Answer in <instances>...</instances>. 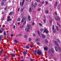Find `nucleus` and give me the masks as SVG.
Here are the masks:
<instances>
[{
	"label": "nucleus",
	"instance_id": "obj_1",
	"mask_svg": "<svg viewBox=\"0 0 61 61\" xmlns=\"http://www.w3.org/2000/svg\"><path fill=\"white\" fill-rule=\"evenodd\" d=\"M37 55H41L42 53H41V52L39 50H38L37 52Z\"/></svg>",
	"mask_w": 61,
	"mask_h": 61
},
{
	"label": "nucleus",
	"instance_id": "obj_2",
	"mask_svg": "<svg viewBox=\"0 0 61 61\" xmlns=\"http://www.w3.org/2000/svg\"><path fill=\"white\" fill-rule=\"evenodd\" d=\"M45 32H46V34H48L49 31L48 30H47V29H46L43 31V33H45Z\"/></svg>",
	"mask_w": 61,
	"mask_h": 61
},
{
	"label": "nucleus",
	"instance_id": "obj_3",
	"mask_svg": "<svg viewBox=\"0 0 61 61\" xmlns=\"http://www.w3.org/2000/svg\"><path fill=\"white\" fill-rule=\"evenodd\" d=\"M27 27L29 29H30V28H31V25L29 24H27Z\"/></svg>",
	"mask_w": 61,
	"mask_h": 61
},
{
	"label": "nucleus",
	"instance_id": "obj_4",
	"mask_svg": "<svg viewBox=\"0 0 61 61\" xmlns=\"http://www.w3.org/2000/svg\"><path fill=\"white\" fill-rule=\"evenodd\" d=\"M25 17H24L22 19V21H21V23H23L24 22V21L25 20Z\"/></svg>",
	"mask_w": 61,
	"mask_h": 61
},
{
	"label": "nucleus",
	"instance_id": "obj_5",
	"mask_svg": "<svg viewBox=\"0 0 61 61\" xmlns=\"http://www.w3.org/2000/svg\"><path fill=\"white\" fill-rule=\"evenodd\" d=\"M44 49L45 51H47L48 50V48L47 47H45Z\"/></svg>",
	"mask_w": 61,
	"mask_h": 61
},
{
	"label": "nucleus",
	"instance_id": "obj_6",
	"mask_svg": "<svg viewBox=\"0 0 61 61\" xmlns=\"http://www.w3.org/2000/svg\"><path fill=\"white\" fill-rule=\"evenodd\" d=\"M55 19L56 20H59V19H60V17H57L55 18Z\"/></svg>",
	"mask_w": 61,
	"mask_h": 61
},
{
	"label": "nucleus",
	"instance_id": "obj_7",
	"mask_svg": "<svg viewBox=\"0 0 61 61\" xmlns=\"http://www.w3.org/2000/svg\"><path fill=\"white\" fill-rule=\"evenodd\" d=\"M1 5L2 6H3L4 5V2H2L1 3Z\"/></svg>",
	"mask_w": 61,
	"mask_h": 61
},
{
	"label": "nucleus",
	"instance_id": "obj_8",
	"mask_svg": "<svg viewBox=\"0 0 61 61\" xmlns=\"http://www.w3.org/2000/svg\"><path fill=\"white\" fill-rule=\"evenodd\" d=\"M37 3L36 2H35L34 4V7L35 8V7H36V6L37 5Z\"/></svg>",
	"mask_w": 61,
	"mask_h": 61
},
{
	"label": "nucleus",
	"instance_id": "obj_9",
	"mask_svg": "<svg viewBox=\"0 0 61 61\" xmlns=\"http://www.w3.org/2000/svg\"><path fill=\"white\" fill-rule=\"evenodd\" d=\"M51 52H52V53H54V49L53 48H51Z\"/></svg>",
	"mask_w": 61,
	"mask_h": 61
},
{
	"label": "nucleus",
	"instance_id": "obj_10",
	"mask_svg": "<svg viewBox=\"0 0 61 61\" xmlns=\"http://www.w3.org/2000/svg\"><path fill=\"white\" fill-rule=\"evenodd\" d=\"M28 20L29 21H31V18H30V16H28Z\"/></svg>",
	"mask_w": 61,
	"mask_h": 61
},
{
	"label": "nucleus",
	"instance_id": "obj_11",
	"mask_svg": "<svg viewBox=\"0 0 61 61\" xmlns=\"http://www.w3.org/2000/svg\"><path fill=\"white\" fill-rule=\"evenodd\" d=\"M29 30H30V29L29 28H27L25 29V30L26 31H29Z\"/></svg>",
	"mask_w": 61,
	"mask_h": 61
},
{
	"label": "nucleus",
	"instance_id": "obj_12",
	"mask_svg": "<svg viewBox=\"0 0 61 61\" xmlns=\"http://www.w3.org/2000/svg\"><path fill=\"white\" fill-rule=\"evenodd\" d=\"M24 0H22V2L21 4V6H23V5H24Z\"/></svg>",
	"mask_w": 61,
	"mask_h": 61
},
{
	"label": "nucleus",
	"instance_id": "obj_13",
	"mask_svg": "<svg viewBox=\"0 0 61 61\" xmlns=\"http://www.w3.org/2000/svg\"><path fill=\"white\" fill-rule=\"evenodd\" d=\"M52 18H51L50 19V23H51L52 22V21H53V20H52Z\"/></svg>",
	"mask_w": 61,
	"mask_h": 61
},
{
	"label": "nucleus",
	"instance_id": "obj_14",
	"mask_svg": "<svg viewBox=\"0 0 61 61\" xmlns=\"http://www.w3.org/2000/svg\"><path fill=\"white\" fill-rule=\"evenodd\" d=\"M55 42L56 44V46H58L59 45H58V43H57V42H56V41H55Z\"/></svg>",
	"mask_w": 61,
	"mask_h": 61
},
{
	"label": "nucleus",
	"instance_id": "obj_15",
	"mask_svg": "<svg viewBox=\"0 0 61 61\" xmlns=\"http://www.w3.org/2000/svg\"><path fill=\"white\" fill-rule=\"evenodd\" d=\"M23 53L24 55H26V51H24L23 52Z\"/></svg>",
	"mask_w": 61,
	"mask_h": 61
},
{
	"label": "nucleus",
	"instance_id": "obj_16",
	"mask_svg": "<svg viewBox=\"0 0 61 61\" xmlns=\"http://www.w3.org/2000/svg\"><path fill=\"white\" fill-rule=\"evenodd\" d=\"M42 37L43 38H45V37H46V36H45V35L44 34L42 35Z\"/></svg>",
	"mask_w": 61,
	"mask_h": 61
},
{
	"label": "nucleus",
	"instance_id": "obj_17",
	"mask_svg": "<svg viewBox=\"0 0 61 61\" xmlns=\"http://www.w3.org/2000/svg\"><path fill=\"white\" fill-rule=\"evenodd\" d=\"M55 49L56 51V52H57V47H56V46H55Z\"/></svg>",
	"mask_w": 61,
	"mask_h": 61
},
{
	"label": "nucleus",
	"instance_id": "obj_18",
	"mask_svg": "<svg viewBox=\"0 0 61 61\" xmlns=\"http://www.w3.org/2000/svg\"><path fill=\"white\" fill-rule=\"evenodd\" d=\"M15 54H12V55H11V56H12V57H14L15 56Z\"/></svg>",
	"mask_w": 61,
	"mask_h": 61
},
{
	"label": "nucleus",
	"instance_id": "obj_19",
	"mask_svg": "<svg viewBox=\"0 0 61 61\" xmlns=\"http://www.w3.org/2000/svg\"><path fill=\"white\" fill-rule=\"evenodd\" d=\"M43 30H44V29H43L42 28H41L40 29V31L41 32H42V31H43Z\"/></svg>",
	"mask_w": 61,
	"mask_h": 61
},
{
	"label": "nucleus",
	"instance_id": "obj_20",
	"mask_svg": "<svg viewBox=\"0 0 61 61\" xmlns=\"http://www.w3.org/2000/svg\"><path fill=\"white\" fill-rule=\"evenodd\" d=\"M48 10H47L45 11V14H48Z\"/></svg>",
	"mask_w": 61,
	"mask_h": 61
},
{
	"label": "nucleus",
	"instance_id": "obj_21",
	"mask_svg": "<svg viewBox=\"0 0 61 61\" xmlns=\"http://www.w3.org/2000/svg\"><path fill=\"white\" fill-rule=\"evenodd\" d=\"M54 28H55V26H54V25H53L52 27V30H53L54 29Z\"/></svg>",
	"mask_w": 61,
	"mask_h": 61
},
{
	"label": "nucleus",
	"instance_id": "obj_22",
	"mask_svg": "<svg viewBox=\"0 0 61 61\" xmlns=\"http://www.w3.org/2000/svg\"><path fill=\"white\" fill-rule=\"evenodd\" d=\"M29 11L30 12H32V9H31V8H30L29 9Z\"/></svg>",
	"mask_w": 61,
	"mask_h": 61
},
{
	"label": "nucleus",
	"instance_id": "obj_23",
	"mask_svg": "<svg viewBox=\"0 0 61 61\" xmlns=\"http://www.w3.org/2000/svg\"><path fill=\"white\" fill-rule=\"evenodd\" d=\"M56 28L57 29V31H58V29H59L58 27V26H56Z\"/></svg>",
	"mask_w": 61,
	"mask_h": 61
},
{
	"label": "nucleus",
	"instance_id": "obj_24",
	"mask_svg": "<svg viewBox=\"0 0 61 61\" xmlns=\"http://www.w3.org/2000/svg\"><path fill=\"white\" fill-rule=\"evenodd\" d=\"M24 25H23L22 26H21L20 27L21 28H24Z\"/></svg>",
	"mask_w": 61,
	"mask_h": 61
},
{
	"label": "nucleus",
	"instance_id": "obj_25",
	"mask_svg": "<svg viewBox=\"0 0 61 61\" xmlns=\"http://www.w3.org/2000/svg\"><path fill=\"white\" fill-rule=\"evenodd\" d=\"M25 48L27 49H28L29 48V47L28 46H26L25 47Z\"/></svg>",
	"mask_w": 61,
	"mask_h": 61
},
{
	"label": "nucleus",
	"instance_id": "obj_26",
	"mask_svg": "<svg viewBox=\"0 0 61 61\" xmlns=\"http://www.w3.org/2000/svg\"><path fill=\"white\" fill-rule=\"evenodd\" d=\"M45 41L46 44H47V43H48V41H47V40H45Z\"/></svg>",
	"mask_w": 61,
	"mask_h": 61
},
{
	"label": "nucleus",
	"instance_id": "obj_27",
	"mask_svg": "<svg viewBox=\"0 0 61 61\" xmlns=\"http://www.w3.org/2000/svg\"><path fill=\"white\" fill-rule=\"evenodd\" d=\"M36 40L37 41H40V38H38V39H36Z\"/></svg>",
	"mask_w": 61,
	"mask_h": 61
},
{
	"label": "nucleus",
	"instance_id": "obj_28",
	"mask_svg": "<svg viewBox=\"0 0 61 61\" xmlns=\"http://www.w3.org/2000/svg\"><path fill=\"white\" fill-rule=\"evenodd\" d=\"M24 36L25 38H27V36H26L25 35H24Z\"/></svg>",
	"mask_w": 61,
	"mask_h": 61
},
{
	"label": "nucleus",
	"instance_id": "obj_29",
	"mask_svg": "<svg viewBox=\"0 0 61 61\" xmlns=\"http://www.w3.org/2000/svg\"><path fill=\"white\" fill-rule=\"evenodd\" d=\"M6 31H5L4 33V36H5V35H6Z\"/></svg>",
	"mask_w": 61,
	"mask_h": 61
},
{
	"label": "nucleus",
	"instance_id": "obj_30",
	"mask_svg": "<svg viewBox=\"0 0 61 61\" xmlns=\"http://www.w3.org/2000/svg\"><path fill=\"white\" fill-rule=\"evenodd\" d=\"M11 20H11V19H8L7 21H11Z\"/></svg>",
	"mask_w": 61,
	"mask_h": 61
},
{
	"label": "nucleus",
	"instance_id": "obj_31",
	"mask_svg": "<svg viewBox=\"0 0 61 61\" xmlns=\"http://www.w3.org/2000/svg\"><path fill=\"white\" fill-rule=\"evenodd\" d=\"M38 35L39 36H40V33H39V30H38Z\"/></svg>",
	"mask_w": 61,
	"mask_h": 61
},
{
	"label": "nucleus",
	"instance_id": "obj_32",
	"mask_svg": "<svg viewBox=\"0 0 61 61\" xmlns=\"http://www.w3.org/2000/svg\"><path fill=\"white\" fill-rule=\"evenodd\" d=\"M12 11L10 12L9 14V15H12Z\"/></svg>",
	"mask_w": 61,
	"mask_h": 61
},
{
	"label": "nucleus",
	"instance_id": "obj_33",
	"mask_svg": "<svg viewBox=\"0 0 61 61\" xmlns=\"http://www.w3.org/2000/svg\"><path fill=\"white\" fill-rule=\"evenodd\" d=\"M14 42L15 43H17V41H16V40H15L14 41Z\"/></svg>",
	"mask_w": 61,
	"mask_h": 61
},
{
	"label": "nucleus",
	"instance_id": "obj_34",
	"mask_svg": "<svg viewBox=\"0 0 61 61\" xmlns=\"http://www.w3.org/2000/svg\"><path fill=\"white\" fill-rule=\"evenodd\" d=\"M36 1L37 2H40V0H36Z\"/></svg>",
	"mask_w": 61,
	"mask_h": 61
},
{
	"label": "nucleus",
	"instance_id": "obj_35",
	"mask_svg": "<svg viewBox=\"0 0 61 61\" xmlns=\"http://www.w3.org/2000/svg\"><path fill=\"white\" fill-rule=\"evenodd\" d=\"M39 25H40L41 26H42V24H41V23H39Z\"/></svg>",
	"mask_w": 61,
	"mask_h": 61
},
{
	"label": "nucleus",
	"instance_id": "obj_36",
	"mask_svg": "<svg viewBox=\"0 0 61 61\" xmlns=\"http://www.w3.org/2000/svg\"><path fill=\"white\" fill-rule=\"evenodd\" d=\"M3 50H1L0 51V53L1 54H2L3 53Z\"/></svg>",
	"mask_w": 61,
	"mask_h": 61
},
{
	"label": "nucleus",
	"instance_id": "obj_37",
	"mask_svg": "<svg viewBox=\"0 0 61 61\" xmlns=\"http://www.w3.org/2000/svg\"><path fill=\"white\" fill-rule=\"evenodd\" d=\"M21 20V19L19 18L17 19V20L19 21H20V20Z\"/></svg>",
	"mask_w": 61,
	"mask_h": 61
},
{
	"label": "nucleus",
	"instance_id": "obj_38",
	"mask_svg": "<svg viewBox=\"0 0 61 61\" xmlns=\"http://www.w3.org/2000/svg\"><path fill=\"white\" fill-rule=\"evenodd\" d=\"M2 37H3V36H2V35H1V37H0V41H1V39Z\"/></svg>",
	"mask_w": 61,
	"mask_h": 61
},
{
	"label": "nucleus",
	"instance_id": "obj_39",
	"mask_svg": "<svg viewBox=\"0 0 61 61\" xmlns=\"http://www.w3.org/2000/svg\"><path fill=\"white\" fill-rule=\"evenodd\" d=\"M29 41H31V38H29Z\"/></svg>",
	"mask_w": 61,
	"mask_h": 61
},
{
	"label": "nucleus",
	"instance_id": "obj_40",
	"mask_svg": "<svg viewBox=\"0 0 61 61\" xmlns=\"http://www.w3.org/2000/svg\"><path fill=\"white\" fill-rule=\"evenodd\" d=\"M56 6H57V2H56Z\"/></svg>",
	"mask_w": 61,
	"mask_h": 61
},
{
	"label": "nucleus",
	"instance_id": "obj_41",
	"mask_svg": "<svg viewBox=\"0 0 61 61\" xmlns=\"http://www.w3.org/2000/svg\"><path fill=\"white\" fill-rule=\"evenodd\" d=\"M53 32L54 33H56V30H53Z\"/></svg>",
	"mask_w": 61,
	"mask_h": 61
},
{
	"label": "nucleus",
	"instance_id": "obj_42",
	"mask_svg": "<svg viewBox=\"0 0 61 61\" xmlns=\"http://www.w3.org/2000/svg\"><path fill=\"white\" fill-rule=\"evenodd\" d=\"M6 58L7 59L8 58V57H9V56H6Z\"/></svg>",
	"mask_w": 61,
	"mask_h": 61
},
{
	"label": "nucleus",
	"instance_id": "obj_43",
	"mask_svg": "<svg viewBox=\"0 0 61 61\" xmlns=\"http://www.w3.org/2000/svg\"><path fill=\"white\" fill-rule=\"evenodd\" d=\"M26 21H25L24 22V24H26Z\"/></svg>",
	"mask_w": 61,
	"mask_h": 61
},
{
	"label": "nucleus",
	"instance_id": "obj_44",
	"mask_svg": "<svg viewBox=\"0 0 61 61\" xmlns=\"http://www.w3.org/2000/svg\"><path fill=\"white\" fill-rule=\"evenodd\" d=\"M59 49L60 51H61V48H59Z\"/></svg>",
	"mask_w": 61,
	"mask_h": 61
},
{
	"label": "nucleus",
	"instance_id": "obj_45",
	"mask_svg": "<svg viewBox=\"0 0 61 61\" xmlns=\"http://www.w3.org/2000/svg\"><path fill=\"white\" fill-rule=\"evenodd\" d=\"M4 2H5L6 1V0H2Z\"/></svg>",
	"mask_w": 61,
	"mask_h": 61
},
{
	"label": "nucleus",
	"instance_id": "obj_46",
	"mask_svg": "<svg viewBox=\"0 0 61 61\" xmlns=\"http://www.w3.org/2000/svg\"><path fill=\"white\" fill-rule=\"evenodd\" d=\"M40 10H41V8H40V9L38 8V11H40Z\"/></svg>",
	"mask_w": 61,
	"mask_h": 61
},
{
	"label": "nucleus",
	"instance_id": "obj_47",
	"mask_svg": "<svg viewBox=\"0 0 61 61\" xmlns=\"http://www.w3.org/2000/svg\"><path fill=\"white\" fill-rule=\"evenodd\" d=\"M33 36L34 37L35 36H36V35L34 33H33Z\"/></svg>",
	"mask_w": 61,
	"mask_h": 61
},
{
	"label": "nucleus",
	"instance_id": "obj_48",
	"mask_svg": "<svg viewBox=\"0 0 61 61\" xmlns=\"http://www.w3.org/2000/svg\"><path fill=\"white\" fill-rule=\"evenodd\" d=\"M43 21L44 23H46V20H44Z\"/></svg>",
	"mask_w": 61,
	"mask_h": 61
},
{
	"label": "nucleus",
	"instance_id": "obj_49",
	"mask_svg": "<svg viewBox=\"0 0 61 61\" xmlns=\"http://www.w3.org/2000/svg\"><path fill=\"white\" fill-rule=\"evenodd\" d=\"M33 46V45H32L30 46L31 47H32Z\"/></svg>",
	"mask_w": 61,
	"mask_h": 61
},
{
	"label": "nucleus",
	"instance_id": "obj_50",
	"mask_svg": "<svg viewBox=\"0 0 61 61\" xmlns=\"http://www.w3.org/2000/svg\"><path fill=\"white\" fill-rule=\"evenodd\" d=\"M23 9H21V12H23Z\"/></svg>",
	"mask_w": 61,
	"mask_h": 61
},
{
	"label": "nucleus",
	"instance_id": "obj_51",
	"mask_svg": "<svg viewBox=\"0 0 61 61\" xmlns=\"http://www.w3.org/2000/svg\"><path fill=\"white\" fill-rule=\"evenodd\" d=\"M10 36H14V35L13 34H11V35Z\"/></svg>",
	"mask_w": 61,
	"mask_h": 61
},
{
	"label": "nucleus",
	"instance_id": "obj_52",
	"mask_svg": "<svg viewBox=\"0 0 61 61\" xmlns=\"http://www.w3.org/2000/svg\"><path fill=\"white\" fill-rule=\"evenodd\" d=\"M10 18V17L9 16L8 17H7L8 19H9Z\"/></svg>",
	"mask_w": 61,
	"mask_h": 61
},
{
	"label": "nucleus",
	"instance_id": "obj_53",
	"mask_svg": "<svg viewBox=\"0 0 61 61\" xmlns=\"http://www.w3.org/2000/svg\"><path fill=\"white\" fill-rule=\"evenodd\" d=\"M32 25H35V23L33 22V23H32Z\"/></svg>",
	"mask_w": 61,
	"mask_h": 61
},
{
	"label": "nucleus",
	"instance_id": "obj_54",
	"mask_svg": "<svg viewBox=\"0 0 61 61\" xmlns=\"http://www.w3.org/2000/svg\"><path fill=\"white\" fill-rule=\"evenodd\" d=\"M37 45H39L40 44V43H39V42H37V43H36Z\"/></svg>",
	"mask_w": 61,
	"mask_h": 61
},
{
	"label": "nucleus",
	"instance_id": "obj_55",
	"mask_svg": "<svg viewBox=\"0 0 61 61\" xmlns=\"http://www.w3.org/2000/svg\"><path fill=\"white\" fill-rule=\"evenodd\" d=\"M2 19L3 20H5V18H4V17H3L2 18Z\"/></svg>",
	"mask_w": 61,
	"mask_h": 61
},
{
	"label": "nucleus",
	"instance_id": "obj_56",
	"mask_svg": "<svg viewBox=\"0 0 61 61\" xmlns=\"http://www.w3.org/2000/svg\"><path fill=\"white\" fill-rule=\"evenodd\" d=\"M55 15H57V12H55Z\"/></svg>",
	"mask_w": 61,
	"mask_h": 61
},
{
	"label": "nucleus",
	"instance_id": "obj_57",
	"mask_svg": "<svg viewBox=\"0 0 61 61\" xmlns=\"http://www.w3.org/2000/svg\"><path fill=\"white\" fill-rule=\"evenodd\" d=\"M38 6L40 7L41 6V5H40V4H39L38 5Z\"/></svg>",
	"mask_w": 61,
	"mask_h": 61
},
{
	"label": "nucleus",
	"instance_id": "obj_58",
	"mask_svg": "<svg viewBox=\"0 0 61 61\" xmlns=\"http://www.w3.org/2000/svg\"><path fill=\"white\" fill-rule=\"evenodd\" d=\"M57 42H59V40H58V39H57ZM57 40H58V41H57Z\"/></svg>",
	"mask_w": 61,
	"mask_h": 61
},
{
	"label": "nucleus",
	"instance_id": "obj_59",
	"mask_svg": "<svg viewBox=\"0 0 61 61\" xmlns=\"http://www.w3.org/2000/svg\"><path fill=\"white\" fill-rule=\"evenodd\" d=\"M2 33V31L1 30H0V33Z\"/></svg>",
	"mask_w": 61,
	"mask_h": 61
},
{
	"label": "nucleus",
	"instance_id": "obj_60",
	"mask_svg": "<svg viewBox=\"0 0 61 61\" xmlns=\"http://www.w3.org/2000/svg\"><path fill=\"white\" fill-rule=\"evenodd\" d=\"M20 9L19 8H18V11L19 12V10Z\"/></svg>",
	"mask_w": 61,
	"mask_h": 61
},
{
	"label": "nucleus",
	"instance_id": "obj_61",
	"mask_svg": "<svg viewBox=\"0 0 61 61\" xmlns=\"http://www.w3.org/2000/svg\"><path fill=\"white\" fill-rule=\"evenodd\" d=\"M31 6H32V7H33V6H34V4H32L31 5Z\"/></svg>",
	"mask_w": 61,
	"mask_h": 61
},
{
	"label": "nucleus",
	"instance_id": "obj_62",
	"mask_svg": "<svg viewBox=\"0 0 61 61\" xmlns=\"http://www.w3.org/2000/svg\"><path fill=\"white\" fill-rule=\"evenodd\" d=\"M48 3V2L47 1H46V5L47 4V3Z\"/></svg>",
	"mask_w": 61,
	"mask_h": 61
},
{
	"label": "nucleus",
	"instance_id": "obj_63",
	"mask_svg": "<svg viewBox=\"0 0 61 61\" xmlns=\"http://www.w3.org/2000/svg\"><path fill=\"white\" fill-rule=\"evenodd\" d=\"M44 3V2H42L41 3V4H43Z\"/></svg>",
	"mask_w": 61,
	"mask_h": 61
},
{
	"label": "nucleus",
	"instance_id": "obj_64",
	"mask_svg": "<svg viewBox=\"0 0 61 61\" xmlns=\"http://www.w3.org/2000/svg\"><path fill=\"white\" fill-rule=\"evenodd\" d=\"M6 9H7V7L5 8V10H6Z\"/></svg>",
	"mask_w": 61,
	"mask_h": 61
}]
</instances>
